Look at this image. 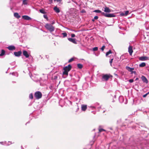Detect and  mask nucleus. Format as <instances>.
Returning a JSON list of instances; mask_svg holds the SVG:
<instances>
[{"instance_id": "nucleus-1", "label": "nucleus", "mask_w": 149, "mask_h": 149, "mask_svg": "<svg viewBox=\"0 0 149 149\" xmlns=\"http://www.w3.org/2000/svg\"><path fill=\"white\" fill-rule=\"evenodd\" d=\"M71 68V66L70 64L68 65V66L64 68H63L64 71L63 72V75L67 76L68 74V72L70 70Z\"/></svg>"}, {"instance_id": "nucleus-2", "label": "nucleus", "mask_w": 149, "mask_h": 149, "mask_svg": "<svg viewBox=\"0 0 149 149\" xmlns=\"http://www.w3.org/2000/svg\"><path fill=\"white\" fill-rule=\"evenodd\" d=\"M45 28L51 32L55 30V27L51 24H47L45 26Z\"/></svg>"}, {"instance_id": "nucleus-3", "label": "nucleus", "mask_w": 149, "mask_h": 149, "mask_svg": "<svg viewBox=\"0 0 149 149\" xmlns=\"http://www.w3.org/2000/svg\"><path fill=\"white\" fill-rule=\"evenodd\" d=\"M111 77V75L109 74H103L102 76V80L103 81H107Z\"/></svg>"}, {"instance_id": "nucleus-4", "label": "nucleus", "mask_w": 149, "mask_h": 149, "mask_svg": "<svg viewBox=\"0 0 149 149\" xmlns=\"http://www.w3.org/2000/svg\"><path fill=\"white\" fill-rule=\"evenodd\" d=\"M34 96L36 99H39L42 97V94L40 92L37 91L35 93Z\"/></svg>"}, {"instance_id": "nucleus-5", "label": "nucleus", "mask_w": 149, "mask_h": 149, "mask_svg": "<svg viewBox=\"0 0 149 149\" xmlns=\"http://www.w3.org/2000/svg\"><path fill=\"white\" fill-rule=\"evenodd\" d=\"M102 14L107 17H115V15L113 14H107L104 12H103L102 13Z\"/></svg>"}, {"instance_id": "nucleus-6", "label": "nucleus", "mask_w": 149, "mask_h": 149, "mask_svg": "<svg viewBox=\"0 0 149 149\" xmlns=\"http://www.w3.org/2000/svg\"><path fill=\"white\" fill-rule=\"evenodd\" d=\"M141 79L142 81L146 84H148V81L147 79L144 76H142L141 77Z\"/></svg>"}, {"instance_id": "nucleus-7", "label": "nucleus", "mask_w": 149, "mask_h": 149, "mask_svg": "<svg viewBox=\"0 0 149 149\" xmlns=\"http://www.w3.org/2000/svg\"><path fill=\"white\" fill-rule=\"evenodd\" d=\"M149 58L147 56H141L139 58V59L140 61H144L148 60Z\"/></svg>"}, {"instance_id": "nucleus-8", "label": "nucleus", "mask_w": 149, "mask_h": 149, "mask_svg": "<svg viewBox=\"0 0 149 149\" xmlns=\"http://www.w3.org/2000/svg\"><path fill=\"white\" fill-rule=\"evenodd\" d=\"M22 53L21 51H19L18 52H15L14 53V55L16 56H19Z\"/></svg>"}, {"instance_id": "nucleus-9", "label": "nucleus", "mask_w": 149, "mask_h": 149, "mask_svg": "<svg viewBox=\"0 0 149 149\" xmlns=\"http://www.w3.org/2000/svg\"><path fill=\"white\" fill-rule=\"evenodd\" d=\"M128 51L130 54V55H132V54L133 52L132 47L131 46H130L129 47Z\"/></svg>"}, {"instance_id": "nucleus-10", "label": "nucleus", "mask_w": 149, "mask_h": 149, "mask_svg": "<svg viewBox=\"0 0 149 149\" xmlns=\"http://www.w3.org/2000/svg\"><path fill=\"white\" fill-rule=\"evenodd\" d=\"M22 18L24 19L29 20L31 19V18L27 15H23L22 16Z\"/></svg>"}, {"instance_id": "nucleus-11", "label": "nucleus", "mask_w": 149, "mask_h": 149, "mask_svg": "<svg viewBox=\"0 0 149 149\" xmlns=\"http://www.w3.org/2000/svg\"><path fill=\"white\" fill-rule=\"evenodd\" d=\"M7 48L9 50L12 51L15 50V47L13 45H10L7 47Z\"/></svg>"}, {"instance_id": "nucleus-12", "label": "nucleus", "mask_w": 149, "mask_h": 149, "mask_svg": "<svg viewBox=\"0 0 149 149\" xmlns=\"http://www.w3.org/2000/svg\"><path fill=\"white\" fill-rule=\"evenodd\" d=\"M68 39L70 41L72 42L75 44H77V42H76L75 39L71 38H68Z\"/></svg>"}, {"instance_id": "nucleus-13", "label": "nucleus", "mask_w": 149, "mask_h": 149, "mask_svg": "<svg viewBox=\"0 0 149 149\" xmlns=\"http://www.w3.org/2000/svg\"><path fill=\"white\" fill-rule=\"evenodd\" d=\"M23 55L25 56L26 58H28L29 57V55L28 54L27 52L26 51L24 50L23 51Z\"/></svg>"}, {"instance_id": "nucleus-14", "label": "nucleus", "mask_w": 149, "mask_h": 149, "mask_svg": "<svg viewBox=\"0 0 149 149\" xmlns=\"http://www.w3.org/2000/svg\"><path fill=\"white\" fill-rule=\"evenodd\" d=\"M54 10L56 13H59L60 12V10L59 8L57 7L56 6H55L54 8Z\"/></svg>"}, {"instance_id": "nucleus-15", "label": "nucleus", "mask_w": 149, "mask_h": 149, "mask_svg": "<svg viewBox=\"0 0 149 149\" xmlns=\"http://www.w3.org/2000/svg\"><path fill=\"white\" fill-rule=\"evenodd\" d=\"M87 108V105H81V109L83 111L86 110Z\"/></svg>"}, {"instance_id": "nucleus-16", "label": "nucleus", "mask_w": 149, "mask_h": 149, "mask_svg": "<svg viewBox=\"0 0 149 149\" xmlns=\"http://www.w3.org/2000/svg\"><path fill=\"white\" fill-rule=\"evenodd\" d=\"M104 11L106 13H109L111 12V10L108 7H106L104 8Z\"/></svg>"}, {"instance_id": "nucleus-17", "label": "nucleus", "mask_w": 149, "mask_h": 149, "mask_svg": "<svg viewBox=\"0 0 149 149\" xmlns=\"http://www.w3.org/2000/svg\"><path fill=\"white\" fill-rule=\"evenodd\" d=\"M126 68L128 71L130 72H132V70H134V68H131L129 66H126Z\"/></svg>"}, {"instance_id": "nucleus-18", "label": "nucleus", "mask_w": 149, "mask_h": 149, "mask_svg": "<svg viewBox=\"0 0 149 149\" xmlns=\"http://www.w3.org/2000/svg\"><path fill=\"white\" fill-rule=\"evenodd\" d=\"M14 17L18 19L19 18L21 17L19 15L18 13H14Z\"/></svg>"}, {"instance_id": "nucleus-19", "label": "nucleus", "mask_w": 149, "mask_h": 149, "mask_svg": "<svg viewBox=\"0 0 149 149\" xmlns=\"http://www.w3.org/2000/svg\"><path fill=\"white\" fill-rule=\"evenodd\" d=\"M5 53V50H4L3 49H2L1 51V53L0 54V56H3L4 55Z\"/></svg>"}, {"instance_id": "nucleus-20", "label": "nucleus", "mask_w": 149, "mask_h": 149, "mask_svg": "<svg viewBox=\"0 0 149 149\" xmlns=\"http://www.w3.org/2000/svg\"><path fill=\"white\" fill-rule=\"evenodd\" d=\"M40 12L42 13V14H46V12L45 11V10L43 9H41L39 10Z\"/></svg>"}, {"instance_id": "nucleus-21", "label": "nucleus", "mask_w": 149, "mask_h": 149, "mask_svg": "<svg viewBox=\"0 0 149 149\" xmlns=\"http://www.w3.org/2000/svg\"><path fill=\"white\" fill-rule=\"evenodd\" d=\"M77 66L78 68L80 69H81L83 67L82 65L79 63L77 64Z\"/></svg>"}, {"instance_id": "nucleus-22", "label": "nucleus", "mask_w": 149, "mask_h": 149, "mask_svg": "<svg viewBox=\"0 0 149 149\" xmlns=\"http://www.w3.org/2000/svg\"><path fill=\"white\" fill-rule=\"evenodd\" d=\"M146 63L144 62L141 63L139 65V66L141 67H143L146 66Z\"/></svg>"}, {"instance_id": "nucleus-23", "label": "nucleus", "mask_w": 149, "mask_h": 149, "mask_svg": "<svg viewBox=\"0 0 149 149\" xmlns=\"http://www.w3.org/2000/svg\"><path fill=\"white\" fill-rule=\"evenodd\" d=\"M94 12H95L97 13H102L101 10H95L94 11Z\"/></svg>"}, {"instance_id": "nucleus-24", "label": "nucleus", "mask_w": 149, "mask_h": 149, "mask_svg": "<svg viewBox=\"0 0 149 149\" xmlns=\"http://www.w3.org/2000/svg\"><path fill=\"white\" fill-rule=\"evenodd\" d=\"M29 97L31 99H32L33 98V96L32 93H31L29 95Z\"/></svg>"}, {"instance_id": "nucleus-25", "label": "nucleus", "mask_w": 149, "mask_h": 149, "mask_svg": "<svg viewBox=\"0 0 149 149\" xmlns=\"http://www.w3.org/2000/svg\"><path fill=\"white\" fill-rule=\"evenodd\" d=\"M93 49L94 51H96L98 50V47H95L93 48Z\"/></svg>"}, {"instance_id": "nucleus-26", "label": "nucleus", "mask_w": 149, "mask_h": 149, "mask_svg": "<svg viewBox=\"0 0 149 149\" xmlns=\"http://www.w3.org/2000/svg\"><path fill=\"white\" fill-rule=\"evenodd\" d=\"M62 34L63 35V37H66L67 35V34L66 33H62Z\"/></svg>"}, {"instance_id": "nucleus-27", "label": "nucleus", "mask_w": 149, "mask_h": 149, "mask_svg": "<svg viewBox=\"0 0 149 149\" xmlns=\"http://www.w3.org/2000/svg\"><path fill=\"white\" fill-rule=\"evenodd\" d=\"M129 11H126L125 12V16L127 15L129 13Z\"/></svg>"}, {"instance_id": "nucleus-28", "label": "nucleus", "mask_w": 149, "mask_h": 149, "mask_svg": "<svg viewBox=\"0 0 149 149\" xmlns=\"http://www.w3.org/2000/svg\"><path fill=\"white\" fill-rule=\"evenodd\" d=\"M43 17L45 18L46 19H48V18L47 15H44Z\"/></svg>"}, {"instance_id": "nucleus-29", "label": "nucleus", "mask_w": 149, "mask_h": 149, "mask_svg": "<svg viewBox=\"0 0 149 149\" xmlns=\"http://www.w3.org/2000/svg\"><path fill=\"white\" fill-rule=\"evenodd\" d=\"M74 59L73 58H72L69 59L68 61V62L70 63L71 62L74 60Z\"/></svg>"}, {"instance_id": "nucleus-30", "label": "nucleus", "mask_w": 149, "mask_h": 149, "mask_svg": "<svg viewBox=\"0 0 149 149\" xmlns=\"http://www.w3.org/2000/svg\"><path fill=\"white\" fill-rule=\"evenodd\" d=\"M103 131H105V130L102 129H99V132H100Z\"/></svg>"}, {"instance_id": "nucleus-31", "label": "nucleus", "mask_w": 149, "mask_h": 149, "mask_svg": "<svg viewBox=\"0 0 149 149\" xmlns=\"http://www.w3.org/2000/svg\"><path fill=\"white\" fill-rule=\"evenodd\" d=\"M113 58H112L111 59V60L109 61V63H110V65L111 66V65H112V63L113 62Z\"/></svg>"}, {"instance_id": "nucleus-32", "label": "nucleus", "mask_w": 149, "mask_h": 149, "mask_svg": "<svg viewBox=\"0 0 149 149\" xmlns=\"http://www.w3.org/2000/svg\"><path fill=\"white\" fill-rule=\"evenodd\" d=\"M149 93V92H148V93H146V94H145V95H143V97H145Z\"/></svg>"}, {"instance_id": "nucleus-33", "label": "nucleus", "mask_w": 149, "mask_h": 149, "mask_svg": "<svg viewBox=\"0 0 149 149\" xmlns=\"http://www.w3.org/2000/svg\"><path fill=\"white\" fill-rule=\"evenodd\" d=\"M129 81L130 83H132L133 82L134 80L133 79H130L129 80Z\"/></svg>"}, {"instance_id": "nucleus-34", "label": "nucleus", "mask_w": 149, "mask_h": 149, "mask_svg": "<svg viewBox=\"0 0 149 149\" xmlns=\"http://www.w3.org/2000/svg\"><path fill=\"white\" fill-rule=\"evenodd\" d=\"M105 46H102V48H101V50L102 51H103L105 48Z\"/></svg>"}, {"instance_id": "nucleus-35", "label": "nucleus", "mask_w": 149, "mask_h": 149, "mask_svg": "<svg viewBox=\"0 0 149 149\" xmlns=\"http://www.w3.org/2000/svg\"><path fill=\"white\" fill-rule=\"evenodd\" d=\"M98 18V17L97 16H95L94 17V19H97Z\"/></svg>"}, {"instance_id": "nucleus-36", "label": "nucleus", "mask_w": 149, "mask_h": 149, "mask_svg": "<svg viewBox=\"0 0 149 149\" xmlns=\"http://www.w3.org/2000/svg\"><path fill=\"white\" fill-rule=\"evenodd\" d=\"M90 107L93 109H95L96 108V106H91Z\"/></svg>"}, {"instance_id": "nucleus-37", "label": "nucleus", "mask_w": 149, "mask_h": 149, "mask_svg": "<svg viewBox=\"0 0 149 149\" xmlns=\"http://www.w3.org/2000/svg\"><path fill=\"white\" fill-rule=\"evenodd\" d=\"M71 36L72 38H73L75 36V35L74 34H72L71 35Z\"/></svg>"}, {"instance_id": "nucleus-38", "label": "nucleus", "mask_w": 149, "mask_h": 149, "mask_svg": "<svg viewBox=\"0 0 149 149\" xmlns=\"http://www.w3.org/2000/svg\"><path fill=\"white\" fill-rule=\"evenodd\" d=\"M120 15L121 16H125V13H122L120 14Z\"/></svg>"}, {"instance_id": "nucleus-39", "label": "nucleus", "mask_w": 149, "mask_h": 149, "mask_svg": "<svg viewBox=\"0 0 149 149\" xmlns=\"http://www.w3.org/2000/svg\"><path fill=\"white\" fill-rule=\"evenodd\" d=\"M110 54L109 53V52H108L106 53V56H107Z\"/></svg>"}, {"instance_id": "nucleus-40", "label": "nucleus", "mask_w": 149, "mask_h": 149, "mask_svg": "<svg viewBox=\"0 0 149 149\" xmlns=\"http://www.w3.org/2000/svg\"><path fill=\"white\" fill-rule=\"evenodd\" d=\"M54 1H57V2H61L62 0H54Z\"/></svg>"}, {"instance_id": "nucleus-41", "label": "nucleus", "mask_w": 149, "mask_h": 149, "mask_svg": "<svg viewBox=\"0 0 149 149\" xmlns=\"http://www.w3.org/2000/svg\"><path fill=\"white\" fill-rule=\"evenodd\" d=\"M55 22H54V21H53V22H52V23H51V24H52V25H53V24H55Z\"/></svg>"}, {"instance_id": "nucleus-42", "label": "nucleus", "mask_w": 149, "mask_h": 149, "mask_svg": "<svg viewBox=\"0 0 149 149\" xmlns=\"http://www.w3.org/2000/svg\"><path fill=\"white\" fill-rule=\"evenodd\" d=\"M109 53L111 54V50H109V51L108 52Z\"/></svg>"}, {"instance_id": "nucleus-43", "label": "nucleus", "mask_w": 149, "mask_h": 149, "mask_svg": "<svg viewBox=\"0 0 149 149\" xmlns=\"http://www.w3.org/2000/svg\"><path fill=\"white\" fill-rule=\"evenodd\" d=\"M49 1L51 3H52V0H49Z\"/></svg>"}, {"instance_id": "nucleus-44", "label": "nucleus", "mask_w": 149, "mask_h": 149, "mask_svg": "<svg viewBox=\"0 0 149 149\" xmlns=\"http://www.w3.org/2000/svg\"><path fill=\"white\" fill-rule=\"evenodd\" d=\"M138 79H139V78H136V79H135V81H137V80H138Z\"/></svg>"}, {"instance_id": "nucleus-45", "label": "nucleus", "mask_w": 149, "mask_h": 149, "mask_svg": "<svg viewBox=\"0 0 149 149\" xmlns=\"http://www.w3.org/2000/svg\"><path fill=\"white\" fill-rule=\"evenodd\" d=\"M92 21L93 22H94V21L95 20H94V19H92Z\"/></svg>"}, {"instance_id": "nucleus-46", "label": "nucleus", "mask_w": 149, "mask_h": 149, "mask_svg": "<svg viewBox=\"0 0 149 149\" xmlns=\"http://www.w3.org/2000/svg\"><path fill=\"white\" fill-rule=\"evenodd\" d=\"M84 10H82V13L84 12Z\"/></svg>"}, {"instance_id": "nucleus-47", "label": "nucleus", "mask_w": 149, "mask_h": 149, "mask_svg": "<svg viewBox=\"0 0 149 149\" xmlns=\"http://www.w3.org/2000/svg\"><path fill=\"white\" fill-rule=\"evenodd\" d=\"M2 142H0V143L2 144Z\"/></svg>"}, {"instance_id": "nucleus-48", "label": "nucleus", "mask_w": 149, "mask_h": 149, "mask_svg": "<svg viewBox=\"0 0 149 149\" xmlns=\"http://www.w3.org/2000/svg\"><path fill=\"white\" fill-rule=\"evenodd\" d=\"M14 73L13 72V73H12V74L13 75V74H14Z\"/></svg>"}, {"instance_id": "nucleus-49", "label": "nucleus", "mask_w": 149, "mask_h": 149, "mask_svg": "<svg viewBox=\"0 0 149 149\" xmlns=\"http://www.w3.org/2000/svg\"><path fill=\"white\" fill-rule=\"evenodd\" d=\"M122 98V97H120V98Z\"/></svg>"}, {"instance_id": "nucleus-50", "label": "nucleus", "mask_w": 149, "mask_h": 149, "mask_svg": "<svg viewBox=\"0 0 149 149\" xmlns=\"http://www.w3.org/2000/svg\"><path fill=\"white\" fill-rule=\"evenodd\" d=\"M76 3L77 4V3L76 2H74Z\"/></svg>"}, {"instance_id": "nucleus-51", "label": "nucleus", "mask_w": 149, "mask_h": 149, "mask_svg": "<svg viewBox=\"0 0 149 149\" xmlns=\"http://www.w3.org/2000/svg\"><path fill=\"white\" fill-rule=\"evenodd\" d=\"M97 105H98V104L97 103Z\"/></svg>"}]
</instances>
